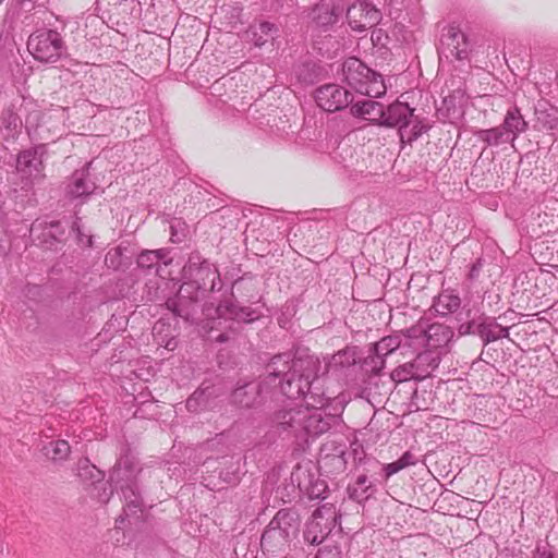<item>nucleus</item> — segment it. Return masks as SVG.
Wrapping results in <instances>:
<instances>
[{"mask_svg":"<svg viewBox=\"0 0 558 558\" xmlns=\"http://www.w3.org/2000/svg\"><path fill=\"white\" fill-rule=\"evenodd\" d=\"M267 375L259 380H238L229 401L239 409H256L271 398Z\"/></svg>","mask_w":558,"mask_h":558,"instance_id":"1a4fd4ad","label":"nucleus"},{"mask_svg":"<svg viewBox=\"0 0 558 558\" xmlns=\"http://www.w3.org/2000/svg\"><path fill=\"white\" fill-rule=\"evenodd\" d=\"M81 220L82 219L78 216H75L74 220L72 222H70V228H71L72 232L75 233L76 241L78 244H84L86 247H92L93 246V236L86 235L83 232Z\"/></svg>","mask_w":558,"mask_h":558,"instance_id":"8fccbe9b","label":"nucleus"},{"mask_svg":"<svg viewBox=\"0 0 558 558\" xmlns=\"http://www.w3.org/2000/svg\"><path fill=\"white\" fill-rule=\"evenodd\" d=\"M344 82L356 93L377 98L386 94L381 74L368 68L359 58H348L342 64Z\"/></svg>","mask_w":558,"mask_h":558,"instance_id":"423d86ee","label":"nucleus"},{"mask_svg":"<svg viewBox=\"0 0 558 558\" xmlns=\"http://www.w3.org/2000/svg\"><path fill=\"white\" fill-rule=\"evenodd\" d=\"M313 515H315L316 519L323 520L331 527H336L338 523V514L333 504L322 505L313 512Z\"/></svg>","mask_w":558,"mask_h":558,"instance_id":"49530a36","label":"nucleus"},{"mask_svg":"<svg viewBox=\"0 0 558 558\" xmlns=\"http://www.w3.org/2000/svg\"><path fill=\"white\" fill-rule=\"evenodd\" d=\"M483 266H484V259L483 258H477L470 267V270H469V274H468V279L470 281H475L478 279L482 270H483Z\"/></svg>","mask_w":558,"mask_h":558,"instance_id":"4d7b16f0","label":"nucleus"},{"mask_svg":"<svg viewBox=\"0 0 558 558\" xmlns=\"http://www.w3.org/2000/svg\"><path fill=\"white\" fill-rule=\"evenodd\" d=\"M3 140H16L22 133L23 122L14 105L3 108L0 117Z\"/></svg>","mask_w":558,"mask_h":558,"instance_id":"a878e982","label":"nucleus"},{"mask_svg":"<svg viewBox=\"0 0 558 558\" xmlns=\"http://www.w3.org/2000/svg\"><path fill=\"white\" fill-rule=\"evenodd\" d=\"M184 282L183 291L190 290L202 296L208 292L220 291L222 281L218 268L203 258L198 252L190 254L187 262L182 268Z\"/></svg>","mask_w":558,"mask_h":558,"instance_id":"39448f33","label":"nucleus"},{"mask_svg":"<svg viewBox=\"0 0 558 558\" xmlns=\"http://www.w3.org/2000/svg\"><path fill=\"white\" fill-rule=\"evenodd\" d=\"M324 380V378L318 376V373L312 378H308V385H306L302 397L306 408L323 410L329 405L332 398L328 396L323 388Z\"/></svg>","mask_w":558,"mask_h":558,"instance_id":"6ab92c4d","label":"nucleus"},{"mask_svg":"<svg viewBox=\"0 0 558 558\" xmlns=\"http://www.w3.org/2000/svg\"><path fill=\"white\" fill-rule=\"evenodd\" d=\"M47 153L44 144L36 145L19 153L16 158V169L20 172H39L44 168L43 157Z\"/></svg>","mask_w":558,"mask_h":558,"instance_id":"aec40b11","label":"nucleus"},{"mask_svg":"<svg viewBox=\"0 0 558 558\" xmlns=\"http://www.w3.org/2000/svg\"><path fill=\"white\" fill-rule=\"evenodd\" d=\"M215 386L202 384L187 399L185 408L190 413H201L214 404L217 398Z\"/></svg>","mask_w":558,"mask_h":558,"instance_id":"412c9836","label":"nucleus"},{"mask_svg":"<svg viewBox=\"0 0 558 558\" xmlns=\"http://www.w3.org/2000/svg\"><path fill=\"white\" fill-rule=\"evenodd\" d=\"M315 101L326 112L345 109L353 102V95L338 84H325L315 90Z\"/></svg>","mask_w":558,"mask_h":558,"instance_id":"2eb2a0df","label":"nucleus"},{"mask_svg":"<svg viewBox=\"0 0 558 558\" xmlns=\"http://www.w3.org/2000/svg\"><path fill=\"white\" fill-rule=\"evenodd\" d=\"M509 330H510V327L502 326L501 324H499L497 322V335H499V339H504V338L509 339Z\"/></svg>","mask_w":558,"mask_h":558,"instance_id":"e2e57ef3","label":"nucleus"},{"mask_svg":"<svg viewBox=\"0 0 558 558\" xmlns=\"http://www.w3.org/2000/svg\"><path fill=\"white\" fill-rule=\"evenodd\" d=\"M279 28L276 24L263 21L251 25L247 35L255 47L262 48L278 36Z\"/></svg>","mask_w":558,"mask_h":558,"instance_id":"7c9ffc66","label":"nucleus"},{"mask_svg":"<svg viewBox=\"0 0 558 558\" xmlns=\"http://www.w3.org/2000/svg\"><path fill=\"white\" fill-rule=\"evenodd\" d=\"M319 367V361L313 356L296 357L291 352L274 355L266 366L271 397L279 392L290 400L302 398L308 378L315 376Z\"/></svg>","mask_w":558,"mask_h":558,"instance_id":"7ed1b4c3","label":"nucleus"},{"mask_svg":"<svg viewBox=\"0 0 558 558\" xmlns=\"http://www.w3.org/2000/svg\"><path fill=\"white\" fill-rule=\"evenodd\" d=\"M497 319L496 317L482 313V328L478 330V338L484 347L499 340V335H497Z\"/></svg>","mask_w":558,"mask_h":558,"instance_id":"ea45409f","label":"nucleus"},{"mask_svg":"<svg viewBox=\"0 0 558 558\" xmlns=\"http://www.w3.org/2000/svg\"><path fill=\"white\" fill-rule=\"evenodd\" d=\"M113 492H116V489L110 484H109V487H106V485L104 484L102 489L99 490L97 494L98 501L102 502V504L109 502V500L111 499V497L113 495Z\"/></svg>","mask_w":558,"mask_h":558,"instance_id":"052dcab7","label":"nucleus"},{"mask_svg":"<svg viewBox=\"0 0 558 558\" xmlns=\"http://www.w3.org/2000/svg\"><path fill=\"white\" fill-rule=\"evenodd\" d=\"M359 348L357 347H345L335 353L329 362L328 367L333 371H340L360 363Z\"/></svg>","mask_w":558,"mask_h":558,"instance_id":"2f4dec72","label":"nucleus"},{"mask_svg":"<svg viewBox=\"0 0 558 558\" xmlns=\"http://www.w3.org/2000/svg\"><path fill=\"white\" fill-rule=\"evenodd\" d=\"M501 126L514 142L521 133L527 131L529 123L523 118L521 109L514 105L507 110Z\"/></svg>","mask_w":558,"mask_h":558,"instance_id":"cd10ccee","label":"nucleus"},{"mask_svg":"<svg viewBox=\"0 0 558 558\" xmlns=\"http://www.w3.org/2000/svg\"><path fill=\"white\" fill-rule=\"evenodd\" d=\"M466 92L461 86L453 89L442 99L441 107L438 111L447 119H456L464 114V106L466 105Z\"/></svg>","mask_w":558,"mask_h":558,"instance_id":"4be33fe9","label":"nucleus"},{"mask_svg":"<svg viewBox=\"0 0 558 558\" xmlns=\"http://www.w3.org/2000/svg\"><path fill=\"white\" fill-rule=\"evenodd\" d=\"M440 360V351H433L424 348V350L418 352L412 361L415 366V371L418 373L417 377H421L422 380L427 378L432 372L438 367Z\"/></svg>","mask_w":558,"mask_h":558,"instance_id":"bb28decb","label":"nucleus"},{"mask_svg":"<svg viewBox=\"0 0 558 558\" xmlns=\"http://www.w3.org/2000/svg\"><path fill=\"white\" fill-rule=\"evenodd\" d=\"M473 135L486 144V146H499L506 143H514L510 135L504 130L501 124L492 129H480L473 132Z\"/></svg>","mask_w":558,"mask_h":558,"instance_id":"72a5a7b5","label":"nucleus"},{"mask_svg":"<svg viewBox=\"0 0 558 558\" xmlns=\"http://www.w3.org/2000/svg\"><path fill=\"white\" fill-rule=\"evenodd\" d=\"M340 13L341 10L332 1L324 0L313 8L311 20L317 27L327 29L338 21Z\"/></svg>","mask_w":558,"mask_h":558,"instance_id":"5701e85b","label":"nucleus"},{"mask_svg":"<svg viewBox=\"0 0 558 558\" xmlns=\"http://www.w3.org/2000/svg\"><path fill=\"white\" fill-rule=\"evenodd\" d=\"M48 0H27V2L31 3L32 9L35 7H44L47 3ZM23 2H26V0H23Z\"/></svg>","mask_w":558,"mask_h":558,"instance_id":"0e129e2a","label":"nucleus"},{"mask_svg":"<svg viewBox=\"0 0 558 558\" xmlns=\"http://www.w3.org/2000/svg\"><path fill=\"white\" fill-rule=\"evenodd\" d=\"M417 372L415 371V366L413 364V362H409V363H405L403 365H399L398 367H396L391 374H390V377L393 381L396 383H404V381H408V380H416V381H421V377H417Z\"/></svg>","mask_w":558,"mask_h":558,"instance_id":"c03bdc74","label":"nucleus"},{"mask_svg":"<svg viewBox=\"0 0 558 558\" xmlns=\"http://www.w3.org/2000/svg\"><path fill=\"white\" fill-rule=\"evenodd\" d=\"M400 465L402 469H405L411 465H415L417 463V458L411 452L405 451L399 459H398Z\"/></svg>","mask_w":558,"mask_h":558,"instance_id":"bf43d9fd","label":"nucleus"},{"mask_svg":"<svg viewBox=\"0 0 558 558\" xmlns=\"http://www.w3.org/2000/svg\"><path fill=\"white\" fill-rule=\"evenodd\" d=\"M381 470L385 473L384 478L388 480L390 476H392L393 474L400 472L403 469L401 468L399 461L396 460V461H393L391 463H387V464L383 465Z\"/></svg>","mask_w":558,"mask_h":558,"instance_id":"13d9d810","label":"nucleus"},{"mask_svg":"<svg viewBox=\"0 0 558 558\" xmlns=\"http://www.w3.org/2000/svg\"><path fill=\"white\" fill-rule=\"evenodd\" d=\"M535 116L537 123L542 126L543 130L557 132L558 117H556L551 111L546 108H535Z\"/></svg>","mask_w":558,"mask_h":558,"instance_id":"a18cd8bd","label":"nucleus"},{"mask_svg":"<svg viewBox=\"0 0 558 558\" xmlns=\"http://www.w3.org/2000/svg\"><path fill=\"white\" fill-rule=\"evenodd\" d=\"M300 529L301 515L298 509L294 507L279 509L262 533L263 554L275 557L286 551L298 537Z\"/></svg>","mask_w":558,"mask_h":558,"instance_id":"20e7f679","label":"nucleus"},{"mask_svg":"<svg viewBox=\"0 0 558 558\" xmlns=\"http://www.w3.org/2000/svg\"><path fill=\"white\" fill-rule=\"evenodd\" d=\"M171 252L170 248H159L160 266H169L172 264L173 257L171 256Z\"/></svg>","mask_w":558,"mask_h":558,"instance_id":"680f3d73","label":"nucleus"},{"mask_svg":"<svg viewBox=\"0 0 558 558\" xmlns=\"http://www.w3.org/2000/svg\"><path fill=\"white\" fill-rule=\"evenodd\" d=\"M27 49L41 63H56L68 54L63 37L56 29L40 28L32 33Z\"/></svg>","mask_w":558,"mask_h":558,"instance_id":"6e6552de","label":"nucleus"},{"mask_svg":"<svg viewBox=\"0 0 558 558\" xmlns=\"http://www.w3.org/2000/svg\"><path fill=\"white\" fill-rule=\"evenodd\" d=\"M177 345V342L174 340V338L170 339L167 343H166V348L169 349V350H173L174 347Z\"/></svg>","mask_w":558,"mask_h":558,"instance_id":"338daca9","label":"nucleus"},{"mask_svg":"<svg viewBox=\"0 0 558 558\" xmlns=\"http://www.w3.org/2000/svg\"><path fill=\"white\" fill-rule=\"evenodd\" d=\"M331 453L342 457L348 456L347 445L344 442H338L336 440H329L325 442L320 448L319 456L328 454L329 457H331Z\"/></svg>","mask_w":558,"mask_h":558,"instance_id":"3c124183","label":"nucleus"},{"mask_svg":"<svg viewBox=\"0 0 558 558\" xmlns=\"http://www.w3.org/2000/svg\"><path fill=\"white\" fill-rule=\"evenodd\" d=\"M472 310L459 312L456 316V320L459 323L457 330L459 336H477L478 330L482 328V314L477 317L471 318Z\"/></svg>","mask_w":558,"mask_h":558,"instance_id":"f704fd0d","label":"nucleus"},{"mask_svg":"<svg viewBox=\"0 0 558 558\" xmlns=\"http://www.w3.org/2000/svg\"><path fill=\"white\" fill-rule=\"evenodd\" d=\"M315 558H341V550L338 546H325L318 550Z\"/></svg>","mask_w":558,"mask_h":558,"instance_id":"6e6d98bb","label":"nucleus"},{"mask_svg":"<svg viewBox=\"0 0 558 558\" xmlns=\"http://www.w3.org/2000/svg\"><path fill=\"white\" fill-rule=\"evenodd\" d=\"M350 105V113L355 118L368 120L379 126L397 128L401 144L411 145L433 126L425 118L415 114V109L409 104L399 100L386 107L372 99Z\"/></svg>","mask_w":558,"mask_h":558,"instance_id":"f257e3e1","label":"nucleus"},{"mask_svg":"<svg viewBox=\"0 0 558 558\" xmlns=\"http://www.w3.org/2000/svg\"><path fill=\"white\" fill-rule=\"evenodd\" d=\"M347 493L349 499L363 504L376 493V488L367 474L363 473L357 476L354 484L348 485Z\"/></svg>","mask_w":558,"mask_h":558,"instance_id":"c85d7f7f","label":"nucleus"},{"mask_svg":"<svg viewBox=\"0 0 558 558\" xmlns=\"http://www.w3.org/2000/svg\"><path fill=\"white\" fill-rule=\"evenodd\" d=\"M185 223L178 219L175 221H173L171 225H170V233H171V241L172 242H181L182 239L185 236L184 232H183V229H182V226H184Z\"/></svg>","mask_w":558,"mask_h":558,"instance_id":"5fc2aeb1","label":"nucleus"},{"mask_svg":"<svg viewBox=\"0 0 558 558\" xmlns=\"http://www.w3.org/2000/svg\"><path fill=\"white\" fill-rule=\"evenodd\" d=\"M371 39L373 45L379 48H387L390 41L387 32L379 27L372 31Z\"/></svg>","mask_w":558,"mask_h":558,"instance_id":"603ef678","label":"nucleus"},{"mask_svg":"<svg viewBox=\"0 0 558 558\" xmlns=\"http://www.w3.org/2000/svg\"><path fill=\"white\" fill-rule=\"evenodd\" d=\"M405 330L401 333H393L386 337H383L379 341L375 343H371L373 345L374 352H379L383 356H387L393 353L397 349H399L404 340V344H407V339L404 337Z\"/></svg>","mask_w":558,"mask_h":558,"instance_id":"e433bc0d","label":"nucleus"},{"mask_svg":"<svg viewBox=\"0 0 558 558\" xmlns=\"http://www.w3.org/2000/svg\"><path fill=\"white\" fill-rule=\"evenodd\" d=\"M203 299L204 296L190 292V290L183 291V286H181L178 293L166 301V306L175 317L194 324L197 319L199 302Z\"/></svg>","mask_w":558,"mask_h":558,"instance_id":"dca6fc26","label":"nucleus"},{"mask_svg":"<svg viewBox=\"0 0 558 558\" xmlns=\"http://www.w3.org/2000/svg\"><path fill=\"white\" fill-rule=\"evenodd\" d=\"M533 558H557L554 551L553 546L548 543L541 544L537 543L536 547L533 551Z\"/></svg>","mask_w":558,"mask_h":558,"instance_id":"864d4df0","label":"nucleus"},{"mask_svg":"<svg viewBox=\"0 0 558 558\" xmlns=\"http://www.w3.org/2000/svg\"><path fill=\"white\" fill-rule=\"evenodd\" d=\"M469 46L466 35L458 26L448 25L441 32L438 53L440 58L462 61L469 57Z\"/></svg>","mask_w":558,"mask_h":558,"instance_id":"4468645a","label":"nucleus"},{"mask_svg":"<svg viewBox=\"0 0 558 558\" xmlns=\"http://www.w3.org/2000/svg\"><path fill=\"white\" fill-rule=\"evenodd\" d=\"M461 307V298L451 290H444L433 300L432 310L436 315L447 317L451 314H458Z\"/></svg>","mask_w":558,"mask_h":558,"instance_id":"393cba45","label":"nucleus"},{"mask_svg":"<svg viewBox=\"0 0 558 558\" xmlns=\"http://www.w3.org/2000/svg\"><path fill=\"white\" fill-rule=\"evenodd\" d=\"M76 476L87 485H96L101 483L105 473L93 464L88 458H82L76 463Z\"/></svg>","mask_w":558,"mask_h":558,"instance_id":"473e14b6","label":"nucleus"},{"mask_svg":"<svg viewBox=\"0 0 558 558\" xmlns=\"http://www.w3.org/2000/svg\"><path fill=\"white\" fill-rule=\"evenodd\" d=\"M347 20L353 31L363 32L379 23L381 12L367 1H357L348 8Z\"/></svg>","mask_w":558,"mask_h":558,"instance_id":"f3484780","label":"nucleus"},{"mask_svg":"<svg viewBox=\"0 0 558 558\" xmlns=\"http://www.w3.org/2000/svg\"><path fill=\"white\" fill-rule=\"evenodd\" d=\"M303 411V405H286L272 414L271 422L281 432H288L296 437L305 417Z\"/></svg>","mask_w":558,"mask_h":558,"instance_id":"a211bd4d","label":"nucleus"},{"mask_svg":"<svg viewBox=\"0 0 558 558\" xmlns=\"http://www.w3.org/2000/svg\"><path fill=\"white\" fill-rule=\"evenodd\" d=\"M337 421L336 415H325L323 414L322 410L317 411V417L314 420L316 423V430L314 432L315 438L320 436L322 434L328 432L332 424H335Z\"/></svg>","mask_w":558,"mask_h":558,"instance_id":"09e8293b","label":"nucleus"},{"mask_svg":"<svg viewBox=\"0 0 558 558\" xmlns=\"http://www.w3.org/2000/svg\"><path fill=\"white\" fill-rule=\"evenodd\" d=\"M92 163V161L86 162L82 168L74 170L68 179L64 186V196L68 201L85 204L92 195L96 194L98 186L90 179Z\"/></svg>","mask_w":558,"mask_h":558,"instance_id":"f8f14e48","label":"nucleus"},{"mask_svg":"<svg viewBox=\"0 0 558 558\" xmlns=\"http://www.w3.org/2000/svg\"><path fill=\"white\" fill-rule=\"evenodd\" d=\"M291 485L299 489L301 496L311 500L327 498V483L320 478L318 468L312 462L299 463L290 476Z\"/></svg>","mask_w":558,"mask_h":558,"instance_id":"9d476101","label":"nucleus"},{"mask_svg":"<svg viewBox=\"0 0 558 558\" xmlns=\"http://www.w3.org/2000/svg\"><path fill=\"white\" fill-rule=\"evenodd\" d=\"M217 313L220 316H226L238 323L250 324L259 318V313L250 307V306H241L234 302H225L220 303L217 306Z\"/></svg>","mask_w":558,"mask_h":558,"instance_id":"b1692460","label":"nucleus"},{"mask_svg":"<svg viewBox=\"0 0 558 558\" xmlns=\"http://www.w3.org/2000/svg\"><path fill=\"white\" fill-rule=\"evenodd\" d=\"M318 464L319 469L324 470L326 473L338 475L347 470L348 456L342 457L336 456L335 453H331V457L328 454L319 456Z\"/></svg>","mask_w":558,"mask_h":558,"instance_id":"58836bf2","label":"nucleus"},{"mask_svg":"<svg viewBox=\"0 0 558 558\" xmlns=\"http://www.w3.org/2000/svg\"><path fill=\"white\" fill-rule=\"evenodd\" d=\"M353 460L355 464H368L371 468L366 469V472H371L373 468H377L380 463L376 459L366 458V454L363 450V446L359 444L356 440L351 444Z\"/></svg>","mask_w":558,"mask_h":558,"instance_id":"de8ad7c7","label":"nucleus"},{"mask_svg":"<svg viewBox=\"0 0 558 558\" xmlns=\"http://www.w3.org/2000/svg\"><path fill=\"white\" fill-rule=\"evenodd\" d=\"M41 451L44 456L53 463H60L69 458L71 447L66 440L58 439L46 444Z\"/></svg>","mask_w":558,"mask_h":558,"instance_id":"c9c22d12","label":"nucleus"},{"mask_svg":"<svg viewBox=\"0 0 558 558\" xmlns=\"http://www.w3.org/2000/svg\"><path fill=\"white\" fill-rule=\"evenodd\" d=\"M138 268L150 271L155 269L156 275H161L159 250L143 251L136 259Z\"/></svg>","mask_w":558,"mask_h":558,"instance_id":"79ce46f5","label":"nucleus"},{"mask_svg":"<svg viewBox=\"0 0 558 558\" xmlns=\"http://www.w3.org/2000/svg\"><path fill=\"white\" fill-rule=\"evenodd\" d=\"M453 336L451 327L439 323L427 324L424 320H418L416 325L405 329L404 333L408 347L433 351L446 348Z\"/></svg>","mask_w":558,"mask_h":558,"instance_id":"0eeeda50","label":"nucleus"},{"mask_svg":"<svg viewBox=\"0 0 558 558\" xmlns=\"http://www.w3.org/2000/svg\"><path fill=\"white\" fill-rule=\"evenodd\" d=\"M70 228L68 220H35L31 226V235L39 232L36 239L41 245L49 250H57L66 240V232Z\"/></svg>","mask_w":558,"mask_h":558,"instance_id":"ddd939ff","label":"nucleus"},{"mask_svg":"<svg viewBox=\"0 0 558 558\" xmlns=\"http://www.w3.org/2000/svg\"><path fill=\"white\" fill-rule=\"evenodd\" d=\"M335 527L329 526L323 520L316 519L312 514L311 519L306 522L303 537L310 545L322 544Z\"/></svg>","mask_w":558,"mask_h":558,"instance_id":"c756f323","label":"nucleus"},{"mask_svg":"<svg viewBox=\"0 0 558 558\" xmlns=\"http://www.w3.org/2000/svg\"><path fill=\"white\" fill-rule=\"evenodd\" d=\"M385 356L379 352H374L373 345L369 344L368 354L361 362V367L369 374L378 375L385 367Z\"/></svg>","mask_w":558,"mask_h":558,"instance_id":"37998d69","label":"nucleus"},{"mask_svg":"<svg viewBox=\"0 0 558 558\" xmlns=\"http://www.w3.org/2000/svg\"><path fill=\"white\" fill-rule=\"evenodd\" d=\"M241 94H246V92L240 90L239 80L235 76H221L209 86V100H215V106L228 105L236 111L245 110L247 105V101L244 100L246 96H241Z\"/></svg>","mask_w":558,"mask_h":558,"instance_id":"9b49d317","label":"nucleus"},{"mask_svg":"<svg viewBox=\"0 0 558 558\" xmlns=\"http://www.w3.org/2000/svg\"><path fill=\"white\" fill-rule=\"evenodd\" d=\"M323 66L314 61H305L300 64L296 70L298 80L308 85H313L318 82L323 77Z\"/></svg>","mask_w":558,"mask_h":558,"instance_id":"4c0bfd02","label":"nucleus"},{"mask_svg":"<svg viewBox=\"0 0 558 558\" xmlns=\"http://www.w3.org/2000/svg\"><path fill=\"white\" fill-rule=\"evenodd\" d=\"M143 471L142 463L131 448L130 444H123L117 461L109 472L108 484H110L120 498L124 501L122 513L116 519V527L122 529L126 520L133 519L135 523L141 522L145 502L140 486V475Z\"/></svg>","mask_w":558,"mask_h":558,"instance_id":"f03ea898","label":"nucleus"},{"mask_svg":"<svg viewBox=\"0 0 558 558\" xmlns=\"http://www.w3.org/2000/svg\"><path fill=\"white\" fill-rule=\"evenodd\" d=\"M39 291V287L37 286H32V287H27V293H35V292H38Z\"/></svg>","mask_w":558,"mask_h":558,"instance_id":"774afa93","label":"nucleus"},{"mask_svg":"<svg viewBox=\"0 0 558 558\" xmlns=\"http://www.w3.org/2000/svg\"><path fill=\"white\" fill-rule=\"evenodd\" d=\"M317 411L318 410L316 409L304 407V411L302 413L305 417L302 420L296 438H302L306 441L308 438H315L314 432L316 430V423L314 420L317 417Z\"/></svg>","mask_w":558,"mask_h":558,"instance_id":"a19ab883","label":"nucleus"},{"mask_svg":"<svg viewBox=\"0 0 558 558\" xmlns=\"http://www.w3.org/2000/svg\"><path fill=\"white\" fill-rule=\"evenodd\" d=\"M229 340V336L226 333V332H222L220 333L217 338H216V341L219 342V343H225Z\"/></svg>","mask_w":558,"mask_h":558,"instance_id":"69168bd1","label":"nucleus"}]
</instances>
